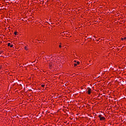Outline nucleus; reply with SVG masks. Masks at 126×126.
Wrapping results in <instances>:
<instances>
[{"label": "nucleus", "mask_w": 126, "mask_h": 126, "mask_svg": "<svg viewBox=\"0 0 126 126\" xmlns=\"http://www.w3.org/2000/svg\"><path fill=\"white\" fill-rule=\"evenodd\" d=\"M8 47L10 46L11 48H12V47H13V45L11 44L10 43H8Z\"/></svg>", "instance_id": "obj_1"}, {"label": "nucleus", "mask_w": 126, "mask_h": 126, "mask_svg": "<svg viewBox=\"0 0 126 126\" xmlns=\"http://www.w3.org/2000/svg\"><path fill=\"white\" fill-rule=\"evenodd\" d=\"M88 93L90 95V94H91V89H89L88 90Z\"/></svg>", "instance_id": "obj_2"}, {"label": "nucleus", "mask_w": 126, "mask_h": 126, "mask_svg": "<svg viewBox=\"0 0 126 126\" xmlns=\"http://www.w3.org/2000/svg\"><path fill=\"white\" fill-rule=\"evenodd\" d=\"M105 117H101V118H100V121H103L104 120H105Z\"/></svg>", "instance_id": "obj_3"}, {"label": "nucleus", "mask_w": 126, "mask_h": 126, "mask_svg": "<svg viewBox=\"0 0 126 126\" xmlns=\"http://www.w3.org/2000/svg\"><path fill=\"white\" fill-rule=\"evenodd\" d=\"M126 37H124V38H122V41H124V40H126Z\"/></svg>", "instance_id": "obj_4"}, {"label": "nucleus", "mask_w": 126, "mask_h": 126, "mask_svg": "<svg viewBox=\"0 0 126 126\" xmlns=\"http://www.w3.org/2000/svg\"><path fill=\"white\" fill-rule=\"evenodd\" d=\"M102 117V115H98V118H99V119H100Z\"/></svg>", "instance_id": "obj_5"}, {"label": "nucleus", "mask_w": 126, "mask_h": 126, "mask_svg": "<svg viewBox=\"0 0 126 126\" xmlns=\"http://www.w3.org/2000/svg\"><path fill=\"white\" fill-rule=\"evenodd\" d=\"M74 66H77V63H74Z\"/></svg>", "instance_id": "obj_6"}, {"label": "nucleus", "mask_w": 126, "mask_h": 126, "mask_svg": "<svg viewBox=\"0 0 126 126\" xmlns=\"http://www.w3.org/2000/svg\"><path fill=\"white\" fill-rule=\"evenodd\" d=\"M25 50H26L27 51V50H28V48H27V46H25Z\"/></svg>", "instance_id": "obj_7"}, {"label": "nucleus", "mask_w": 126, "mask_h": 126, "mask_svg": "<svg viewBox=\"0 0 126 126\" xmlns=\"http://www.w3.org/2000/svg\"><path fill=\"white\" fill-rule=\"evenodd\" d=\"M14 34H15V35H17V32H14Z\"/></svg>", "instance_id": "obj_8"}, {"label": "nucleus", "mask_w": 126, "mask_h": 126, "mask_svg": "<svg viewBox=\"0 0 126 126\" xmlns=\"http://www.w3.org/2000/svg\"><path fill=\"white\" fill-rule=\"evenodd\" d=\"M79 63H80L79 62H77V64H79Z\"/></svg>", "instance_id": "obj_9"}, {"label": "nucleus", "mask_w": 126, "mask_h": 126, "mask_svg": "<svg viewBox=\"0 0 126 126\" xmlns=\"http://www.w3.org/2000/svg\"><path fill=\"white\" fill-rule=\"evenodd\" d=\"M41 86L42 87H45V85H42Z\"/></svg>", "instance_id": "obj_10"}, {"label": "nucleus", "mask_w": 126, "mask_h": 126, "mask_svg": "<svg viewBox=\"0 0 126 126\" xmlns=\"http://www.w3.org/2000/svg\"><path fill=\"white\" fill-rule=\"evenodd\" d=\"M0 54H2V51H0Z\"/></svg>", "instance_id": "obj_11"}, {"label": "nucleus", "mask_w": 126, "mask_h": 126, "mask_svg": "<svg viewBox=\"0 0 126 126\" xmlns=\"http://www.w3.org/2000/svg\"><path fill=\"white\" fill-rule=\"evenodd\" d=\"M60 48H62V45H59Z\"/></svg>", "instance_id": "obj_12"}]
</instances>
